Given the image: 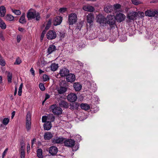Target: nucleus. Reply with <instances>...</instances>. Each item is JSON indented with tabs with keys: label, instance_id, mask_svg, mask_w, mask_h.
Listing matches in <instances>:
<instances>
[{
	"label": "nucleus",
	"instance_id": "4c0bfd02",
	"mask_svg": "<svg viewBox=\"0 0 158 158\" xmlns=\"http://www.w3.org/2000/svg\"><path fill=\"white\" fill-rule=\"evenodd\" d=\"M6 63L3 59L2 57L0 54V64L2 66H4L5 65Z\"/></svg>",
	"mask_w": 158,
	"mask_h": 158
},
{
	"label": "nucleus",
	"instance_id": "0eeeda50",
	"mask_svg": "<svg viewBox=\"0 0 158 158\" xmlns=\"http://www.w3.org/2000/svg\"><path fill=\"white\" fill-rule=\"evenodd\" d=\"M115 18L118 22L120 23L125 19L126 16L123 14L119 13L116 14Z\"/></svg>",
	"mask_w": 158,
	"mask_h": 158
},
{
	"label": "nucleus",
	"instance_id": "3c124183",
	"mask_svg": "<svg viewBox=\"0 0 158 158\" xmlns=\"http://www.w3.org/2000/svg\"><path fill=\"white\" fill-rule=\"evenodd\" d=\"M25 152H23V151L22 152H21V158H25Z\"/></svg>",
	"mask_w": 158,
	"mask_h": 158
},
{
	"label": "nucleus",
	"instance_id": "69168bd1",
	"mask_svg": "<svg viewBox=\"0 0 158 158\" xmlns=\"http://www.w3.org/2000/svg\"><path fill=\"white\" fill-rule=\"evenodd\" d=\"M23 151V152H24V147L23 146H21V152H22Z\"/></svg>",
	"mask_w": 158,
	"mask_h": 158
},
{
	"label": "nucleus",
	"instance_id": "603ef678",
	"mask_svg": "<svg viewBox=\"0 0 158 158\" xmlns=\"http://www.w3.org/2000/svg\"><path fill=\"white\" fill-rule=\"evenodd\" d=\"M18 29L19 31L21 32H25L26 31L25 30L24 28L22 27H19Z\"/></svg>",
	"mask_w": 158,
	"mask_h": 158
},
{
	"label": "nucleus",
	"instance_id": "680f3d73",
	"mask_svg": "<svg viewBox=\"0 0 158 158\" xmlns=\"http://www.w3.org/2000/svg\"><path fill=\"white\" fill-rule=\"evenodd\" d=\"M17 88L16 86L15 88V92L14 93V95L15 96L16 95V94H17Z\"/></svg>",
	"mask_w": 158,
	"mask_h": 158
},
{
	"label": "nucleus",
	"instance_id": "7c9ffc66",
	"mask_svg": "<svg viewBox=\"0 0 158 158\" xmlns=\"http://www.w3.org/2000/svg\"><path fill=\"white\" fill-rule=\"evenodd\" d=\"M0 27L2 29H5L6 28V25L5 23L0 18Z\"/></svg>",
	"mask_w": 158,
	"mask_h": 158
},
{
	"label": "nucleus",
	"instance_id": "f03ea898",
	"mask_svg": "<svg viewBox=\"0 0 158 158\" xmlns=\"http://www.w3.org/2000/svg\"><path fill=\"white\" fill-rule=\"evenodd\" d=\"M77 20V16L74 13L70 14L68 17V21L69 25H73L75 23Z\"/></svg>",
	"mask_w": 158,
	"mask_h": 158
},
{
	"label": "nucleus",
	"instance_id": "c85d7f7f",
	"mask_svg": "<svg viewBox=\"0 0 158 158\" xmlns=\"http://www.w3.org/2000/svg\"><path fill=\"white\" fill-rule=\"evenodd\" d=\"M81 107L82 109L85 110H88L90 108V106L88 104L82 103L81 105Z\"/></svg>",
	"mask_w": 158,
	"mask_h": 158
},
{
	"label": "nucleus",
	"instance_id": "f704fd0d",
	"mask_svg": "<svg viewBox=\"0 0 158 158\" xmlns=\"http://www.w3.org/2000/svg\"><path fill=\"white\" fill-rule=\"evenodd\" d=\"M31 121H26V127L27 131H29L31 127Z\"/></svg>",
	"mask_w": 158,
	"mask_h": 158
},
{
	"label": "nucleus",
	"instance_id": "c03bdc74",
	"mask_svg": "<svg viewBox=\"0 0 158 158\" xmlns=\"http://www.w3.org/2000/svg\"><path fill=\"white\" fill-rule=\"evenodd\" d=\"M67 10V8H61L59 9V12L61 13H64Z\"/></svg>",
	"mask_w": 158,
	"mask_h": 158
},
{
	"label": "nucleus",
	"instance_id": "338daca9",
	"mask_svg": "<svg viewBox=\"0 0 158 158\" xmlns=\"http://www.w3.org/2000/svg\"><path fill=\"white\" fill-rule=\"evenodd\" d=\"M27 150L29 149L30 150V145H29V144H28L27 145Z\"/></svg>",
	"mask_w": 158,
	"mask_h": 158
},
{
	"label": "nucleus",
	"instance_id": "e433bc0d",
	"mask_svg": "<svg viewBox=\"0 0 158 158\" xmlns=\"http://www.w3.org/2000/svg\"><path fill=\"white\" fill-rule=\"evenodd\" d=\"M11 10L16 15H19L21 14V11L19 10L12 9Z\"/></svg>",
	"mask_w": 158,
	"mask_h": 158
},
{
	"label": "nucleus",
	"instance_id": "aec40b11",
	"mask_svg": "<svg viewBox=\"0 0 158 158\" xmlns=\"http://www.w3.org/2000/svg\"><path fill=\"white\" fill-rule=\"evenodd\" d=\"M56 49L55 46L51 45L48 47L47 49V53L48 54H51Z\"/></svg>",
	"mask_w": 158,
	"mask_h": 158
},
{
	"label": "nucleus",
	"instance_id": "49530a36",
	"mask_svg": "<svg viewBox=\"0 0 158 158\" xmlns=\"http://www.w3.org/2000/svg\"><path fill=\"white\" fill-rule=\"evenodd\" d=\"M21 61L20 59L19 58H18L16 59V61L14 63V64H19L21 63Z\"/></svg>",
	"mask_w": 158,
	"mask_h": 158
},
{
	"label": "nucleus",
	"instance_id": "f3484780",
	"mask_svg": "<svg viewBox=\"0 0 158 158\" xmlns=\"http://www.w3.org/2000/svg\"><path fill=\"white\" fill-rule=\"evenodd\" d=\"M86 19L87 22L90 24L93 23L94 19V14L92 13H90L86 16Z\"/></svg>",
	"mask_w": 158,
	"mask_h": 158
},
{
	"label": "nucleus",
	"instance_id": "ea45409f",
	"mask_svg": "<svg viewBox=\"0 0 158 158\" xmlns=\"http://www.w3.org/2000/svg\"><path fill=\"white\" fill-rule=\"evenodd\" d=\"M52 20L51 19H49L48 23L46 25V27H45L46 30H48L50 27V25L51 24Z\"/></svg>",
	"mask_w": 158,
	"mask_h": 158
},
{
	"label": "nucleus",
	"instance_id": "cd10ccee",
	"mask_svg": "<svg viewBox=\"0 0 158 158\" xmlns=\"http://www.w3.org/2000/svg\"><path fill=\"white\" fill-rule=\"evenodd\" d=\"M37 156L39 158H43V151L42 150L41 148L38 149L37 150Z\"/></svg>",
	"mask_w": 158,
	"mask_h": 158
},
{
	"label": "nucleus",
	"instance_id": "f8f14e48",
	"mask_svg": "<svg viewBox=\"0 0 158 158\" xmlns=\"http://www.w3.org/2000/svg\"><path fill=\"white\" fill-rule=\"evenodd\" d=\"M62 18L60 16H57L55 17L53 20V24L55 26L60 24L62 22Z\"/></svg>",
	"mask_w": 158,
	"mask_h": 158
},
{
	"label": "nucleus",
	"instance_id": "5fc2aeb1",
	"mask_svg": "<svg viewBox=\"0 0 158 158\" xmlns=\"http://www.w3.org/2000/svg\"><path fill=\"white\" fill-rule=\"evenodd\" d=\"M30 71L32 75L34 76L35 75V71L33 69V68H31L30 70Z\"/></svg>",
	"mask_w": 158,
	"mask_h": 158
},
{
	"label": "nucleus",
	"instance_id": "864d4df0",
	"mask_svg": "<svg viewBox=\"0 0 158 158\" xmlns=\"http://www.w3.org/2000/svg\"><path fill=\"white\" fill-rule=\"evenodd\" d=\"M8 150V149L7 148H6L4 152H3V153L2 154V155H3V156H5L6 154L7 153Z\"/></svg>",
	"mask_w": 158,
	"mask_h": 158
},
{
	"label": "nucleus",
	"instance_id": "052dcab7",
	"mask_svg": "<svg viewBox=\"0 0 158 158\" xmlns=\"http://www.w3.org/2000/svg\"><path fill=\"white\" fill-rule=\"evenodd\" d=\"M22 90L19 89L18 94V95L19 96H21L22 94Z\"/></svg>",
	"mask_w": 158,
	"mask_h": 158
},
{
	"label": "nucleus",
	"instance_id": "2eb2a0df",
	"mask_svg": "<svg viewBox=\"0 0 158 158\" xmlns=\"http://www.w3.org/2000/svg\"><path fill=\"white\" fill-rule=\"evenodd\" d=\"M58 149L55 146H52L49 148V153L52 155H56Z\"/></svg>",
	"mask_w": 158,
	"mask_h": 158
},
{
	"label": "nucleus",
	"instance_id": "473e14b6",
	"mask_svg": "<svg viewBox=\"0 0 158 158\" xmlns=\"http://www.w3.org/2000/svg\"><path fill=\"white\" fill-rule=\"evenodd\" d=\"M9 118H5L3 119L2 123L3 125L6 126L9 123Z\"/></svg>",
	"mask_w": 158,
	"mask_h": 158
},
{
	"label": "nucleus",
	"instance_id": "c9c22d12",
	"mask_svg": "<svg viewBox=\"0 0 158 158\" xmlns=\"http://www.w3.org/2000/svg\"><path fill=\"white\" fill-rule=\"evenodd\" d=\"M48 121L51 123L52 122H53L54 120V117L52 114H50L48 116Z\"/></svg>",
	"mask_w": 158,
	"mask_h": 158
},
{
	"label": "nucleus",
	"instance_id": "5701e85b",
	"mask_svg": "<svg viewBox=\"0 0 158 158\" xmlns=\"http://www.w3.org/2000/svg\"><path fill=\"white\" fill-rule=\"evenodd\" d=\"M73 87L76 91H79L81 89L82 86L78 82L75 83L73 84Z\"/></svg>",
	"mask_w": 158,
	"mask_h": 158
},
{
	"label": "nucleus",
	"instance_id": "bb28decb",
	"mask_svg": "<svg viewBox=\"0 0 158 158\" xmlns=\"http://www.w3.org/2000/svg\"><path fill=\"white\" fill-rule=\"evenodd\" d=\"M113 7L111 5H108L104 9V10L107 13L111 12L113 10Z\"/></svg>",
	"mask_w": 158,
	"mask_h": 158
},
{
	"label": "nucleus",
	"instance_id": "4d7b16f0",
	"mask_svg": "<svg viewBox=\"0 0 158 158\" xmlns=\"http://www.w3.org/2000/svg\"><path fill=\"white\" fill-rule=\"evenodd\" d=\"M138 14H139L141 17H143L144 16V13L142 12L139 11L138 12Z\"/></svg>",
	"mask_w": 158,
	"mask_h": 158
},
{
	"label": "nucleus",
	"instance_id": "a19ab883",
	"mask_svg": "<svg viewBox=\"0 0 158 158\" xmlns=\"http://www.w3.org/2000/svg\"><path fill=\"white\" fill-rule=\"evenodd\" d=\"M26 121H31V114L29 112H28L27 113L26 117Z\"/></svg>",
	"mask_w": 158,
	"mask_h": 158
},
{
	"label": "nucleus",
	"instance_id": "20e7f679",
	"mask_svg": "<svg viewBox=\"0 0 158 158\" xmlns=\"http://www.w3.org/2000/svg\"><path fill=\"white\" fill-rule=\"evenodd\" d=\"M115 18L114 15H108L106 18V22L110 25H113L115 23Z\"/></svg>",
	"mask_w": 158,
	"mask_h": 158
},
{
	"label": "nucleus",
	"instance_id": "9b49d317",
	"mask_svg": "<svg viewBox=\"0 0 158 158\" xmlns=\"http://www.w3.org/2000/svg\"><path fill=\"white\" fill-rule=\"evenodd\" d=\"M69 73V70L65 68H63L60 69L59 74L62 77L66 76Z\"/></svg>",
	"mask_w": 158,
	"mask_h": 158
},
{
	"label": "nucleus",
	"instance_id": "13d9d810",
	"mask_svg": "<svg viewBox=\"0 0 158 158\" xmlns=\"http://www.w3.org/2000/svg\"><path fill=\"white\" fill-rule=\"evenodd\" d=\"M50 98V95L48 94H46L45 98V101H46L47 99L49 98Z\"/></svg>",
	"mask_w": 158,
	"mask_h": 158
},
{
	"label": "nucleus",
	"instance_id": "f257e3e1",
	"mask_svg": "<svg viewBox=\"0 0 158 158\" xmlns=\"http://www.w3.org/2000/svg\"><path fill=\"white\" fill-rule=\"evenodd\" d=\"M27 17L28 20L35 19L37 21H38L40 18L39 13L32 9H30L27 12Z\"/></svg>",
	"mask_w": 158,
	"mask_h": 158
},
{
	"label": "nucleus",
	"instance_id": "58836bf2",
	"mask_svg": "<svg viewBox=\"0 0 158 158\" xmlns=\"http://www.w3.org/2000/svg\"><path fill=\"white\" fill-rule=\"evenodd\" d=\"M131 2L135 5H138L142 3L140 1L137 0H131Z\"/></svg>",
	"mask_w": 158,
	"mask_h": 158
},
{
	"label": "nucleus",
	"instance_id": "1a4fd4ad",
	"mask_svg": "<svg viewBox=\"0 0 158 158\" xmlns=\"http://www.w3.org/2000/svg\"><path fill=\"white\" fill-rule=\"evenodd\" d=\"M77 98V96L76 94L71 93L69 94L67 97L68 100L72 102L75 101Z\"/></svg>",
	"mask_w": 158,
	"mask_h": 158
},
{
	"label": "nucleus",
	"instance_id": "b1692460",
	"mask_svg": "<svg viewBox=\"0 0 158 158\" xmlns=\"http://www.w3.org/2000/svg\"><path fill=\"white\" fill-rule=\"evenodd\" d=\"M6 13V10L4 6L0 7V16L1 17H4Z\"/></svg>",
	"mask_w": 158,
	"mask_h": 158
},
{
	"label": "nucleus",
	"instance_id": "dca6fc26",
	"mask_svg": "<svg viewBox=\"0 0 158 158\" xmlns=\"http://www.w3.org/2000/svg\"><path fill=\"white\" fill-rule=\"evenodd\" d=\"M64 140V139L63 138L57 137L52 139V142L54 143H61Z\"/></svg>",
	"mask_w": 158,
	"mask_h": 158
},
{
	"label": "nucleus",
	"instance_id": "4468645a",
	"mask_svg": "<svg viewBox=\"0 0 158 158\" xmlns=\"http://www.w3.org/2000/svg\"><path fill=\"white\" fill-rule=\"evenodd\" d=\"M82 9L85 11L89 12H93L94 10V7L89 5L84 6L82 7Z\"/></svg>",
	"mask_w": 158,
	"mask_h": 158
},
{
	"label": "nucleus",
	"instance_id": "0e129e2a",
	"mask_svg": "<svg viewBox=\"0 0 158 158\" xmlns=\"http://www.w3.org/2000/svg\"><path fill=\"white\" fill-rule=\"evenodd\" d=\"M22 87H23V84L22 83L20 85L19 87V90H22Z\"/></svg>",
	"mask_w": 158,
	"mask_h": 158
},
{
	"label": "nucleus",
	"instance_id": "de8ad7c7",
	"mask_svg": "<svg viewBox=\"0 0 158 158\" xmlns=\"http://www.w3.org/2000/svg\"><path fill=\"white\" fill-rule=\"evenodd\" d=\"M46 31L45 30H44L43 31L41 36V40H43V38L44 36V35L46 33Z\"/></svg>",
	"mask_w": 158,
	"mask_h": 158
},
{
	"label": "nucleus",
	"instance_id": "ddd939ff",
	"mask_svg": "<svg viewBox=\"0 0 158 158\" xmlns=\"http://www.w3.org/2000/svg\"><path fill=\"white\" fill-rule=\"evenodd\" d=\"M57 91L59 94H64L67 91V88L66 87L60 86L56 88Z\"/></svg>",
	"mask_w": 158,
	"mask_h": 158
},
{
	"label": "nucleus",
	"instance_id": "c756f323",
	"mask_svg": "<svg viewBox=\"0 0 158 158\" xmlns=\"http://www.w3.org/2000/svg\"><path fill=\"white\" fill-rule=\"evenodd\" d=\"M58 64H56L55 63L52 64L50 66L51 70L53 71H56L58 68Z\"/></svg>",
	"mask_w": 158,
	"mask_h": 158
},
{
	"label": "nucleus",
	"instance_id": "09e8293b",
	"mask_svg": "<svg viewBox=\"0 0 158 158\" xmlns=\"http://www.w3.org/2000/svg\"><path fill=\"white\" fill-rule=\"evenodd\" d=\"M114 8L116 9H118L120 8L121 7L120 5L119 4H118L114 5Z\"/></svg>",
	"mask_w": 158,
	"mask_h": 158
},
{
	"label": "nucleus",
	"instance_id": "412c9836",
	"mask_svg": "<svg viewBox=\"0 0 158 158\" xmlns=\"http://www.w3.org/2000/svg\"><path fill=\"white\" fill-rule=\"evenodd\" d=\"M53 136V134L50 132H48L44 133V138L45 140L50 139Z\"/></svg>",
	"mask_w": 158,
	"mask_h": 158
},
{
	"label": "nucleus",
	"instance_id": "393cba45",
	"mask_svg": "<svg viewBox=\"0 0 158 158\" xmlns=\"http://www.w3.org/2000/svg\"><path fill=\"white\" fill-rule=\"evenodd\" d=\"M52 126L51 122H49L48 121V122H46L44 124V129L45 130H49L51 128Z\"/></svg>",
	"mask_w": 158,
	"mask_h": 158
},
{
	"label": "nucleus",
	"instance_id": "e2e57ef3",
	"mask_svg": "<svg viewBox=\"0 0 158 158\" xmlns=\"http://www.w3.org/2000/svg\"><path fill=\"white\" fill-rule=\"evenodd\" d=\"M15 112L13 111L12 113L11 118H12L15 116Z\"/></svg>",
	"mask_w": 158,
	"mask_h": 158
},
{
	"label": "nucleus",
	"instance_id": "72a5a7b5",
	"mask_svg": "<svg viewBox=\"0 0 158 158\" xmlns=\"http://www.w3.org/2000/svg\"><path fill=\"white\" fill-rule=\"evenodd\" d=\"M12 74L10 72H8L7 74V80L8 82L10 83L12 82Z\"/></svg>",
	"mask_w": 158,
	"mask_h": 158
},
{
	"label": "nucleus",
	"instance_id": "6e6d98bb",
	"mask_svg": "<svg viewBox=\"0 0 158 158\" xmlns=\"http://www.w3.org/2000/svg\"><path fill=\"white\" fill-rule=\"evenodd\" d=\"M0 38L2 40H4L5 39L2 33H0Z\"/></svg>",
	"mask_w": 158,
	"mask_h": 158
},
{
	"label": "nucleus",
	"instance_id": "bf43d9fd",
	"mask_svg": "<svg viewBox=\"0 0 158 158\" xmlns=\"http://www.w3.org/2000/svg\"><path fill=\"white\" fill-rule=\"evenodd\" d=\"M36 139L35 138L31 140V145L32 146H33V144L35 143L36 142Z\"/></svg>",
	"mask_w": 158,
	"mask_h": 158
},
{
	"label": "nucleus",
	"instance_id": "a211bd4d",
	"mask_svg": "<svg viewBox=\"0 0 158 158\" xmlns=\"http://www.w3.org/2000/svg\"><path fill=\"white\" fill-rule=\"evenodd\" d=\"M75 79V77L74 74H69L66 77V80L68 82H73Z\"/></svg>",
	"mask_w": 158,
	"mask_h": 158
},
{
	"label": "nucleus",
	"instance_id": "a18cd8bd",
	"mask_svg": "<svg viewBox=\"0 0 158 158\" xmlns=\"http://www.w3.org/2000/svg\"><path fill=\"white\" fill-rule=\"evenodd\" d=\"M39 87L41 90L44 91L45 90V88L43 84L40 83L39 85Z\"/></svg>",
	"mask_w": 158,
	"mask_h": 158
},
{
	"label": "nucleus",
	"instance_id": "6ab92c4d",
	"mask_svg": "<svg viewBox=\"0 0 158 158\" xmlns=\"http://www.w3.org/2000/svg\"><path fill=\"white\" fill-rule=\"evenodd\" d=\"M59 106L65 108H68L69 106V104L68 102L64 100H61L59 101Z\"/></svg>",
	"mask_w": 158,
	"mask_h": 158
},
{
	"label": "nucleus",
	"instance_id": "79ce46f5",
	"mask_svg": "<svg viewBox=\"0 0 158 158\" xmlns=\"http://www.w3.org/2000/svg\"><path fill=\"white\" fill-rule=\"evenodd\" d=\"M42 121L43 122H48V116H43L42 117Z\"/></svg>",
	"mask_w": 158,
	"mask_h": 158
},
{
	"label": "nucleus",
	"instance_id": "423d86ee",
	"mask_svg": "<svg viewBox=\"0 0 158 158\" xmlns=\"http://www.w3.org/2000/svg\"><path fill=\"white\" fill-rule=\"evenodd\" d=\"M139 15L138 12L135 11L129 12L127 16V18L131 20L136 19V17Z\"/></svg>",
	"mask_w": 158,
	"mask_h": 158
},
{
	"label": "nucleus",
	"instance_id": "774afa93",
	"mask_svg": "<svg viewBox=\"0 0 158 158\" xmlns=\"http://www.w3.org/2000/svg\"><path fill=\"white\" fill-rule=\"evenodd\" d=\"M44 72V71H42V70H41V69H39V73L40 74H41L42 73H43Z\"/></svg>",
	"mask_w": 158,
	"mask_h": 158
},
{
	"label": "nucleus",
	"instance_id": "2f4dec72",
	"mask_svg": "<svg viewBox=\"0 0 158 158\" xmlns=\"http://www.w3.org/2000/svg\"><path fill=\"white\" fill-rule=\"evenodd\" d=\"M5 18L6 20L10 21H13L14 19V16L10 15H7Z\"/></svg>",
	"mask_w": 158,
	"mask_h": 158
},
{
	"label": "nucleus",
	"instance_id": "6e6552de",
	"mask_svg": "<svg viewBox=\"0 0 158 158\" xmlns=\"http://www.w3.org/2000/svg\"><path fill=\"white\" fill-rule=\"evenodd\" d=\"M75 143V141L71 139L66 140L64 142V145L65 146L69 147H73Z\"/></svg>",
	"mask_w": 158,
	"mask_h": 158
},
{
	"label": "nucleus",
	"instance_id": "39448f33",
	"mask_svg": "<svg viewBox=\"0 0 158 158\" xmlns=\"http://www.w3.org/2000/svg\"><path fill=\"white\" fill-rule=\"evenodd\" d=\"M47 38L49 40H52L55 39L56 36V32L53 30H50L48 31L47 35Z\"/></svg>",
	"mask_w": 158,
	"mask_h": 158
},
{
	"label": "nucleus",
	"instance_id": "a878e982",
	"mask_svg": "<svg viewBox=\"0 0 158 158\" xmlns=\"http://www.w3.org/2000/svg\"><path fill=\"white\" fill-rule=\"evenodd\" d=\"M25 13L22 14V16L20 18L19 22L21 23L24 24L26 23V20L25 19Z\"/></svg>",
	"mask_w": 158,
	"mask_h": 158
},
{
	"label": "nucleus",
	"instance_id": "4be33fe9",
	"mask_svg": "<svg viewBox=\"0 0 158 158\" xmlns=\"http://www.w3.org/2000/svg\"><path fill=\"white\" fill-rule=\"evenodd\" d=\"M145 15L148 17H153L155 15V11H153L151 10H147L145 12Z\"/></svg>",
	"mask_w": 158,
	"mask_h": 158
},
{
	"label": "nucleus",
	"instance_id": "7ed1b4c3",
	"mask_svg": "<svg viewBox=\"0 0 158 158\" xmlns=\"http://www.w3.org/2000/svg\"><path fill=\"white\" fill-rule=\"evenodd\" d=\"M51 108L53 113L55 115H59L62 113V109L60 107L56 106V105H52Z\"/></svg>",
	"mask_w": 158,
	"mask_h": 158
},
{
	"label": "nucleus",
	"instance_id": "9d476101",
	"mask_svg": "<svg viewBox=\"0 0 158 158\" xmlns=\"http://www.w3.org/2000/svg\"><path fill=\"white\" fill-rule=\"evenodd\" d=\"M97 21L101 25L106 23V18L102 15H98L97 17Z\"/></svg>",
	"mask_w": 158,
	"mask_h": 158
},
{
	"label": "nucleus",
	"instance_id": "37998d69",
	"mask_svg": "<svg viewBox=\"0 0 158 158\" xmlns=\"http://www.w3.org/2000/svg\"><path fill=\"white\" fill-rule=\"evenodd\" d=\"M43 81H47L49 79V77L46 74H44L43 76Z\"/></svg>",
	"mask_w": 158,
	"mask_h": 158
},
{
	"label": "nucleus",
	"instance_id": "8fccbe9b",
	"mask_svg": "<svg viewBox=\"0 0 158 158\" xmlns=\"http://www.w3.org/2000/svg\"><path fill=\"white\" fill-rule=\"evenodd\" d=\"M21 36H20V35H18L17 37V42L18 43H19L20 41L21 38Z\"/></svg>",
	"mask_w": 158,
	"mask_h": 158
}]
</instances>
